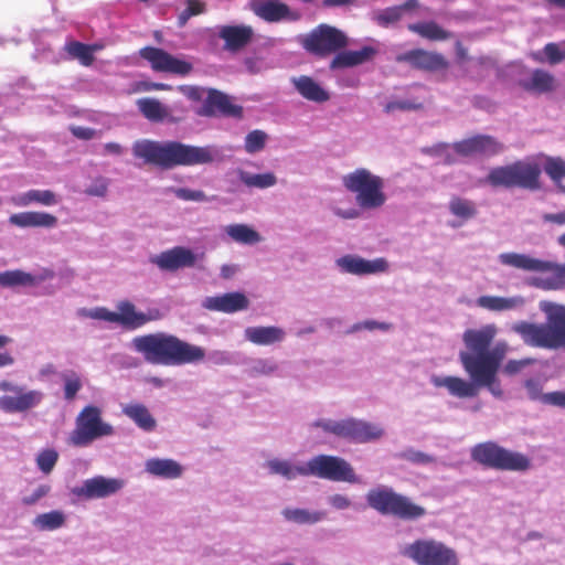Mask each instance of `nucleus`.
<instances>
[{
	"label": "nucleus",
	"mask_w": 565,
	"mask_h": 565,
	"mask_svg": "<svg viewBox=\"0 0 565 565\" xmlns=\"http://www.w3.org/2000/svg\"><path fill=\"white\" fill-rule=\"evenodd\" d=\"M114 431L113 425L103 420L100 408L87 405L76 416L68 443L75 447H87L99 438L114 435Z\"/></svg>",
	"instance_id": "nucleus-11"
},
{
	"label": "nucleus",
	"mask_w": 565,
	"mask_h": 565,
	"mask_svg": "<svg viewBox=\"0 0 565 565\" xmlns=\"http://www.w3.org/2000/svg\"><path fill=\"white\" fill-rule=\"evenodd\" d=\"M243 108L231 103L230 97L216 89H209L202 106L196 110L199 116L214 117L217 114L228 117H241Z\"/></svg>",
	"instance_id": "nucleus-22"
},
{
	"label": "nucleus",
	"mask_w": 565,
	"mask_h": 565,
	"mask_svg": "<svg viewBox=\"0 0 565 565\" xmlns=\"http://www.w3.org/2000/svg\"><path fill=\"white\" fill-rule=\"evenodd\" d=\"M284 522L297 526H312L323 522L327 519L326 510H315L308 508H299L286 505L280 510Z\"/></svg>",
	"instance_id": "nucleus-26"
},
{
	"label": "nucleus",
	"mask_w": 565,
	"mask_h": 565,
	"mask_svg": "<svg viewBox=\"0 0 565 565\" xmlns=\"http://www.w3.org/2000/svg\"><path fill=\"white\" fill-rule=\"evenodd\" d=\"M526 300L523 296L516 295L511 297L480 296L476 300V306L490 312L520 311L524 308Z\"/></svg>",
	"instance_id": "nucleus-28"
},
{
	"label": "nucleus",
	"mask_w": 565,
	"mask_h": 565,
	"mask_svg": "<svg viewBox=\"0 0 565 565\" xmlns=\"http://www.w3.org/2000/svg\"><path fill=\"white\" fill-rule=\"evenodd\" d=\"M365 500L367 505L380 514L392 515L404 521H417L427 514L424 507L384 484L371 488L365 494Z\"/></svg>",
	"instance_id": "nucleus-5"
},
{
	"label": "nucleus",
	"mask_w": 565,
	"mask_h": 565,
	"mask_svg": "<svg viewBox=\"0 0 565 565\" xmlns=\"http://www.w3.org/2000/svg\"><path fill=\"white\" fill-rule=\"evenodd\" d=\"M408 30L430 41H445L451 38L450 32L434 21L409 24Z\"/></svg>",
	"instance_id": "nucleus-44"
},
{
	"label": "nucleus",
	"mask_w": 565,
	"mask_h": 565,
	"mask_svg": "<svg viewBox=\"0 0 565 565\" xmlns=\"http://www.w3.org/2000/svg\"><path fill=\"white\" fill-rule=\"evenodd\" d=\"M143 470L147 475L166 480H174L182 477L183 466L172 458L152 457L145 461Z\"/></svg>",
	"instance_id": "nucleus-29"
},
{
	"label": "nucleus",
	"mask_w": 565,
	"mask_h": 565,
	"mask_svg": "<svg viewBox=\"0 0 565 565\" xmlns=\"http://www.w3.org/2000/svg\"><path fill=\"white\" fill-rule=\"evenodd\" d=\"M52 490L51 484L40 483L34 488L30 489L21 498V503L25 507H32L39 503L42 499L47 497Z\"/></svg>",
	"instance_id": "nucleus-53"
},
{
	"label": "nucleus",
	"mask_w": 565,
	"mask_h": 565,
	"mask_svg": "<svg viewBox=\"0 0 565 565\" xmlns=\"http://www.w3.org/2000/svg\"><path fill=\"white\" fill-rule=\"evenodd\" d=\"M286 335V331L277 326L247 327L244 330L246 341L262 347L281 343L285 341Z\"/></svg>",
	"instance_id": "nucleus-30"
},
{
	"label": "nucleus",
	"mask_w": 565,
	"mask_h": 565,
	"mask_svg": "<svg viewBox=\"0 0 565 565\" xmlns=\"http://www.w3.org/2000/svg\"><path fill=\"white\" fill-rule=\"evenodd\" d=\"M342 184L355 194V202L361 210H379L387 201L384 180L365 168L355 169L343 175Z\"/></svg>",
	"instance_id": "nucleus-7"
},
{
	"label": "nucleus",
	"mask_w": 565,
	"mask_h": 565,
	"mask_svg": "<svg viewBox=\"0 0 565 565\" xmlns=\"http://www.w3.org/2000/svg\"><path fill=\"white\" fill-rule=\"evenodd\" d=\"M544 159L543 170L552 180V182L562 192H565V186L562 181L565 179V160L561 157L542 156Z\"/></svg>",
	"instance_id": "nucleus-45"
},
{
	"label": "nucleus",
	"mask_w": 565,
	"mask_h": 565,
	"mask_svg": "<svg viewBox=\"0 0 565 565\" xmlns=\"http://www.w3.org/2000/svg\"><path fill=\"white\" fill-rule=\"evenodd\" d=\"M131 347L142 354L146 362L156 365L196 364L203 362L206 355L202 347L166 332L135 337Z\"/></svg>",
	"instance_id": "nucleus-3"
},
{
	"label": "nucleus",
	"mask_w": 565,
	"mask_h": 565,
	"mask_svg": "<svg viewBox=\"0 0 565 565\" xmlns=\"http://www.w3.org/2000/svg\"><path fill=\"white\" fill-rule=\"evenodd\" d=\"M328 505L335 511H344L355 508L353 500L344 493H331L327 497Z\"/></svg>",
	"instance_id": "nucleus-55"
},
{
	"label": "nucleus",
	"mask_w": 565,
	"mask_h": 565,
	"mask_svg": "<svg viewBox=\"0 0 565 565\" xmlns=\"http://www.w3.org/2000/svg\"><path fill=\"white\" fill-rule=\"evenodd\" d=\"M543 404L565 408V391L546 393L543 396Z\"/></svg>",
	"instance_id": "nucleus-64"
},
{
	"label": "nucleus",
	"mask_w": 565,
	"mask_h": 565,
	"mask_svg": "<svg viewBox=\"0 0 565 565\" xmlns=\"http://www.w3.org/2000/svg\"><path fill=\"white\" fill-rule=\"evenodd\" d=\"M252 9L256 15L268 22L297 21L300 18L299 13L290 11L288 6L279 0H256L253 2Z\"/></svg>",
	"instance_id": "nucleus-25"
},
{
	"label": "nucleus",
	"mask_w": 565,
	"mask_h": 565,
	"mask_svg": "<svg viewBox=\"0 0 565 565\" xmlns=\"http://www.w3.org/2000/svg\"><path fill=\"white\" fill-rule=\"evenodd\" d=\"M423 105L422 103L411 100V99H401V100H393L386 104L385 111L392 113L394 110H418L422 109Z\"/></svg>",
	"instance_id": "nucleus-59"
},
{
	"label": "nucleus",
	"mask_w": 565,
	"mask_h": 565,
	"mask_svg": "<svg viewBox=\"0 0 565 565\" xmlns=\"http://www.w3.org/2000/svg\"><path fill=\"white\" fill-rule=\"evenodd\" d=\"M470 456L473 461L495 470L523 472L531 467L527 456L503 448L494 441L477 444L471 448Z\"/></svg>",
	"instance_id": "nucleus-9"
},
{
	"label": "nucleus",
	"mask_w": 565,
	"mask_h": 565,
	"mask_svg": "<svg viewBox=\"0 0 565 565\" xmlns=\"http://www.w3.org/2000/svg\"><path fill=\"white\" fill-rule=\"evenodd\" d=\"M447 143H437L433 147H427L423 149V152L435 156V157H444L445 163L452 164L456 162L455 158L447 152L448 149Z\"/></svg>",
	"instance_id": "nucleus-61"
},
{
	"label": "nucleus",
	"mask_w": 565,
	"mask_h": 565,
	"mask_svg": "<svg viewBox=\"0 0 565 565\" xmlns=\"http://www.w3.org/2000/svg\"><path fill=\"white\" fill-rule=\"evenodd\" d=\"M541 172L537 163L518 160L511 164L491 169L486 181L492 186L536 191L541 188Z\"/></svg>",
	"instance_id": "nucleus-8"
},
{
	"label": "nucleus",
	"mask_w": 565,
	"mask_h": 565,
	"mask_svg": "<svg viewBox=\"0 0 565 565\" xmlns=\"http://www.w3.org/2000/svg\"><path fill=\"white\" fill-rule=\"evenodd\" d=\"M78 316L111 322L113 311L104 307H96L90 309L82 308L78 310Z\"/></svg>",
	"instance_id": "nucleus-58"
},
{
	"label": "nucleus",
	"mask_w": 565,
	"mask_h": 565,
	"mask_svg": "<svg viewBox=\"0 0 565 565\" xmlns=\"http://www.w3.org/2000/svg\"><path fill=\"white\" fill-rule=\"evenodd\" d=\"M67 53L77 58L83 65L88 66L93 63V47L81 42H71L65 46Z\"/></svg>",
	"instance_id": "nucleus-51"
},
{
	"label": "nucleus",
	"mask_w": 565,
	"mask_h": 565,
	"mask_svg": "<svg viewBox=\"0 0 565 565\" xmlns=\"http://www.w3.org/2000/svg\"><path fill=\"white\" fill-rule=\"evenodd\" d=\"M239 181L247 188L265 190L277 184L278 180L274 172L252 173L243 169L237 170Z\"/></svg>",
	"instance_id": "nucleus-42"
},
{
	"label": "nucleus",
	"mask_w": 565,
	"mask_h": 565,
	"mask_svg": "<svg viewBox=\"0 0 565 565\" xmlns=\"http://www.w3.org/2000/svg\"><path fill=\"white\" fill-rule=\"evenodd\" d=\"M335 266L343 274L364 276L386 271L388 265L384 258L365 259L358 255H344L335 259Z\"/></svg>",
	"instance_id": "nucleus-21"
},
{
	"label": "nucleus",
	"mask_w": 565,
	"mask_h": 565,
	"mask_svg": "<svg viewBox=\"0 0 565 565\" xmlns=\"http://www.w3.org/2000/svg\"><path fill=\"white\" fill-rule=\"evenodd\" d=\"M199 256L190 248L177 246L150 257V263L164 271H177L196 265Z\"/></svg>",
	"instance_id": "nucleus-20"
},
{
	"label": "nucleus",
	"mask_w": 565,
	"mask_h": 565,
	"mask_svg": "<svg viewBox=\"0 0 565 565\" xmlns=\"http://www.w3.org/2000/svg\"><path fill=\"white\" fill-rule=\"evenodd\" d=\"M396 62L408 63L411 66L417 70L427 72H435L448 67V62L441 54L436 52H428L422 49L411 50L408 52L398 54L396 56Z\"/></svg>",
	"instance_id": "nucleus-23"
},
{
	"label": "nucleus",
	"mask_w": 565,
	"mask_h": 565,
	"mask_svg": "<svg viewBox=\"0 0 565 565\" xmlns=\"http://www.w3.org/2000/svg\"><path fill=\"white\" fill-rule=\"evenodd\" d=\"M456 153L462 157H494L504 151V145L490 135H476L452 143Z\"/></svg>",
	"instance_id": "nucleus-18"
},
{
	"label": "nucleus",
	"mask_w": 565,
	"mask_h": 565,
	"mask_svg": "<svg viewBox=\"0 0 565 565\" xmlns=\"http://www.w3.org/2000/svg\"><path fill=\"white\" fill-rule=\"evenodd\" d=\"M244 372L250 379L279 375V364L273 358H249L245 361Z\"/></svg>",
	"instance_id": "nucleus-38"
},
{
	"label": "nucleus",
	"mask_w": 565,
	"mask_h": 565,
	"mask_svg": "<svg viewBox=\"0 0 565 565\" xmlns=\"http://www.w3.org/2000/svg\"><path fill=\"white\" fill-rule=\"evenodd\" d=\"M533 363H535V360L532 358H525V359H521V360H509L503 365L502 371L504 374L512 376V375L520 373L524 367H526Z\"/></svg>",
	"instance_id": "nucleus-60"
},
{
	"label": "nucleus",
	"mask_w": 565,
	"mask_h": 565,
	"mask_svg": "<svg viewBox=\"0 0 565 565\" xmlns=\"http://www.w3.org/2000/svg\"><path fill=\"white\" fill-rule=\"evenodd\" d=\"M399 458L412 462L414 465H422L426 466L429 463H433L435 461V458L426 452L415 450V449H406L403 452L399 454Z\"/></svg>",
	"instance_id": "nucleus-56"
},
{
	"label": "nucleus",
	"mask_w": 565,
	"mask_h": 565,
	"mask_svg": "<svg viewBox=\"0 0 565 565\" xmlns=\"http://www.w3.org/2000/svg\"><path fill=\"white\" fill-rule=\"evenodd\" d=\"M61 377L64 384V398L66 401H73L83 387L81 376L74 371H67L64 372Z\"/></svg>",
	"instance_id": "nucleus-50"
},
{
	"label": "nucleus",
	"mask_w": 565,
	"mask_h": 565,
	"mask_svg": "<svg viewBox=\"0 0 565 565\" xmlns=\"http://www.w3.org/2000/svg\"><path fill=\"white\" fill-rule=\"evenodd\" d=\"M543 54L546 56V60L550 64H558L562 61H565V43H547L544 46L543 52L533 53L532 56L537 62H544Z\"/></svg>",
	"instance_id": "nucleus-47"
},
{
	"label": "nucleus",
	"mask_w": 565,
	"mask_h": 565,
	"mask_svg": "<svg viewBox=\"0 0 565 565\" xmlns=\"http://www.w3.org/2000/svg\"><path fill=\"white\" fill-rule=\"evenodd\" d=\"M554 76L543 70H534L529 78L522 79L520 85L527 92L547 93L554 88Z\"/></svg>",
	"instance_id": "nucleus-41"
},
{
	"label": "nucleus",
	"mask_w": 565,
	"mask_h": 565,
	"mask_svg": "<svg viewBox=\"0 0 565 565\" xmlns=\"http://www.w3.org/2000/svg\"><path fill=\"white\" fill-rule=\"evenodd\" d=\"M269 137L260 129L249 131L244 139V150L249 154L263 151L267 145Z\"/></svg>",
	"instance_id": "nucleus-48"
},
{
	"label": "nucleus",
	"mask_w": 565,
	"mask_h": 565,
	"mask_svg": "<svg viewBox=\"0 0 565 565\" xmlns=\"http://www.w3.org/2000/svg\"><path fill=\"white\" fill-rule=\"evenodd\" d=\"M500 264L524 271L547 273L553 276L545 280V287L548 289H562L565 287V264H557L548 260H542L520 253H501L498 256Z\"/></svg>",
	"instance_id": "nucleus-13"
},
{
	"label": "nucleus",
	"mask_w": 565,
	"mask_h": 565,
	"mask_svg": "<svg viewBox=\"0 0 565 565\" xmlns=\"http://www.w3.org/2000/svg\"><path fill=\"white\" fill-rule=\"evenodd\" d=\"M391 328H392L391 323L369 319V320H364V321L354 323L350 328L349 332L354 333V332H359L362 330H367V331L380 330L383 332H387L391 330Z\"/></svg>",
	"instance_id": "nucleus-57"
},
{
	"label": "nucleus",
	"mask_w": 565,
	"mask_h": 565,
	"mask_svg": "<svg viewBox=\"0 0 565 565\" xmlns=\"http://www.w3.org/2000/svg\"><path fill=\"white\" fill-rule=\"evenodd\" d=\"M527 396L531 401H540L543 403V396L546 393L542 392V384L535 379H529L524 383Z\"/></svg>",
	"instance_id": "nucleus-63"
},
{
	"label": "nucleus",
	"mask_w": 565,
	"mask_h": 565,
	"mask_svg": "<svg viewBox=\"0 0 565 565\" xmlns=\"http://www.w3.org/2000/svg\"><path fill=\"white\" fill-rule=\"evenodd\" d=\"M162 313L159 309L152 308L147 312H141L136 309V306L128 301H119L116 306V311H113L111 322L121 326L128 330H136L148 322L160 320Z\"/></svg>",
	"instance_id": "nucleus-17"
},
{
	"label": "nucleus",
	"mask_w": 565,
	"mask_h": 565,
	"mask_svg": "<svg viewBox=\"0 0 565 565\" xmlns=\"http://www.w3.org/2000/svg\"><path fill=\"white\" fill-rule=\"evenodd\" d=\"M308 477H315L333 482L359 483L352 465L342 457L333 455H317L308 460Z\"/></svg>",
	"instance_id": "nucleus-14"
},
{
	"label": "nucleus",
	"mask_w": 565,
	"mask_h": 565,
	"mask_svg": "<svg viewBox=\"0 0 565 565\" xmlns=\"http://www.w3.org/2000/svg\"><path fill=\"white\" fill-rule=\"evenodd\" d=\"M224 233L235 243L242 245H256L263 242V236L252 226L244 223L224 226Z\"/></svg>",
	"instance_id": "nucleus-39"
},
{
	"label": "nucleus",
	"mask_w": 565,
	"mask_h": 565,
	"mask_svg": "<svg viewBox=\"0 0 565 565\" xmlns=\"http://www.w3.org/2000/svg\"><path fill=\"white\" fill-rule=\"evenodd\" d=\"M124 487L125 481L122 479L95 476L72 488L71 493L78 499L90 501L113 497Z\"/></svg>",
	"instance_id": "nucleus-16"
},
{
	"label": "nucleus",
	"mask_w": 565,
	"mask_h": 565,
	"mask_svg": "<svg viewBox=\"0 0 565 565\" xmlns=\"http://www.w3.org/2000/svg\"><path fill=\"white\" fill-rule=\"evenodd\" d=\"M310 428L320 429L326 434L354 444L374 443L385 435V430L380 424L356 417L318 418L310 424Z\"/></svg>",
	"instance_id": "nucleus-6"
},
{
	"label": "nucleus",
	"mask_w": 565,
	"mask_h": 565,
	"mask_svg": "<svg viewBox=\"0 0 565 565\" xmlns=\"http://www.w3.org/2000/svg\"><path fill=\"white\" fill-rule=\"evenodd\" d=\"M539 309L545 315V322L518 321L511 327L512 331L527 347L551 351L565 350V305L542 300Z\"/></svg>",
	"instance_id": "nucleus-4"
},
{
	"label": "nucleus",
	"mask_w": 565,
	"mask_h": 565,
	"mask_svg": "<svg viewBox=\"0 0 565 565\" xmlns=\"http://www.w3.org/2000/svg\"><path fill=\"white\" fill-rule=\"evenodd\" d=\"M66 523V515L61 510L40 513L32 519L31 524L36 531H56Z\"/></svg>",
	"instance_id": "nucleus-43"
},
{
	"label": "nucleus",
	"mask_w": 565,
	"mask_h": 565,
	"mask_svg": "<svg viewBox=\"0 0 565 565\" xmlns=\"http://www.w3.org/2000/svg\"><path fill=\"white\" fill-rule=\"evenodd\" d=\"M448 210L457 220L448 222L451 228H459L468 221L475 218L478 209L475 202L460 196H452L448 203Z\"/></svg>",
	"instance_id": "nucleus-35"
},
{
	"label": "nucleus",
	"mask_w": 565,
	"mask_h": 565,
	"mask_svg": "<svg viewBox=\"0 0 565 565\" xmlns=\"http://www.w3.org/2000/svg\"><path fill=\"white\" fill-rule=\"evenodd\" d=\"M376 53L372 46H364L359 51L339 52L330 63V70L353 67L370 61Z\"/></svg>",
	"instance_id": "nucleus-36"
},
{
	"label": "nucleus",
	"mask_w": 565,
	"mask_h": 565,
	"mask_svg": "<svg viewBox=\"0 0 565 565\" xmlns=\"http://www.w3.org/2000/svg\"><path fill=\"white\" fill-rule=\"evenodd\" d=\"M399 553L416 565H459L457 552L431 537L416 539L401 547Z\"/></svg>",
	"instance_id": "nucleus-10"
},
{
	"label": "nucleus",
	"mask_w": 565,
	"mask_h": 565,
	"mask_svg": "<svg viewBox=\"0 0 565 565\" xmlns=\"http://www.w3.org/2000/svg\"><path fill=\"white\" fill-rule=\"evenodd\" d=\"M403 17L402 9L398 6L376 10L372 14V20L380 26L387 28L398 22Z\"/></svg>",
	"instance_id": "nucleus-49"
},
{
	"label": "nucleus",
	"mask_w": 565,
	"mask_h": 565,
	"mask_svg": "<svg viewBox=\"0 0 565 565\" xmlns=\"http://www.w3.org/2000/svg\"><path fill=\"white\" fill-rule=\"evenodd\" d=\"M300 43L309 53L324 57L345 47L348 38L334 26L320 24L310 33L301 36Z\"/></svg>",
	"instance_id": "nucleus-15"
},
{
	"label": "nucleus",
	"mask_w": 565,
	"mask_h": 565,
	"mask_svg": "<svg viewBox=\"0 0 565 565\" xmlns=\"http://www.w3.org/2000/svg\"><path fill=\"white\" fill-rule=\"evenodd\" d=\"M44 397L41 390L29 388L10 380L0 381V412L4 414H26L38 408Z\"/></svg>",
	"instance_id": "nucleus-12"
},
{
	"label": "nucleus",
	"mask_w": 565,
	"mask_h": 565,
	"mask_svg": "<svg viewBox=\"0 0 565 565\" xmlns=\"http://www.w3.org/2000/svg\"><path fill=\"white\" fill-rule=\"evenodd\" d=\"M58 459V454L54 449H46L41 451L36 457L38 468L45 475H49L54 469Z\"/></svg>",
	"instance_id": "nucleus-54"
},
{
	"label": "nucleus",
	"mask_w": 565,
	"mask_h": 565,
	"mask_svg": "<svg viewBox=\"0 0 565 565\" xmlns=\"http://www.w3.org/2000/svg\"><path fill=\"white\" fill-rule=\"evenodd\" d=\"M167 191L173 193L178 199L183 201L210 202L215 198H209L202 190H192L188 188L171 186L167 189Z\"/></svg>",
	"instance_id": "nucleus-52"
},
{
	"label": "nucleus",
	"mask_w": 565,
	"mask_h": 565,
	"mask_svg": "<svg viewBox=\"0 0 565 565\" xmlns=\"http://www.w3.org/2000/svg\"><path fill=\"white\" fill-rule=\"evenodd\" d=\"M13 202L18 206H29L36 203L43 206L56 205L60 200L56 193L51 190H29L15 196Z\"/></svg>",
	"instance_id": "nucleus-40"
},
{
	"label": "nucleus",
	"mask_w": 565,
	"mask_h": 565,
	"mask_svg": "<svg viewBox=\"0 0 565 565\" xmlns=\"http://www.w3.org/2000/svg\"><path fill=\"white\" fill-rule=\"evenodd\" d=\"M270 475L280 476L288 481L308 477V461L294 463L288 459L273 458L266 461Z\"/></svg>",
	"instance_id": "nucleus-34"
},
{
	"label": "nucleus",
	"mask_w": 565,
	"mask_h": 565,
	"mask_svg": "<svg viewBox=\"0 0 565 565\" xmlns=\"http://www.w3.org/2000/svg\"><path fill=\"white\" fill-rule=\"evenodd\" d=\"M140 56L147 60L151 64V67L158 72H167L184 76L193 68L190 62L178 58L158 47H143L140 50Z\"/></svg>",
	"instance_id": "nucleus-19"
},
{
	"label": "nucleus",
	"mask_w": 565,
	"mask_h": 565,
	"mask_svg": "<svg viewBox=\"0 0 565 565\" xmlns=\"http://www.w3.org/2000/svg\"><path fill=\"white\" fill-rule=\"evenodd\" d=\"M290 82L298 94L309 102L322 104L330 99L329 92L310 76H294Z\"/></svg>",
	"instance_id": "nucleus-33"
},
{
	"label": "nucleus",
	"mask_w": 565,
	"mask_h": 565,
	"mask_svg": "<svg viewBox=\"0 0 565 565\" xmlns=\"http://www.w3.org/2000/svg\"><path fill=\"white\" fill-rule=\"evenodd\" d=\"M132 153L146 163L171 169L178 166L209 164L221 157L220 149L214 145L204 147L192 146L179 141L159 142L140 139L134 142Z\"/></svg>",
	"instance_id": "nucleus-2"
},
{
	"label": "nucleus",
	"mask_w": 565,
	"mask_h": 565,
	"mask_svg": "<svg viewBox=\"0 0 565 565\" xmlns=\"http://www.w3.org/2000/svg\"><path fill=\"white\" fill-rule=\"evenodd\" d=\"M217 35L224 41V50L237 52L253 39L254 30L249 25H221Z\"/></svg>",
	"instance_id": "nucleus-27"
},
{
	"label": "nucleus",
	"mask_w": 565,
	"mask_h": 565,
	"mask_svg": "<svg viewBox=\"0 0 565 565\" xmlns=\"http://www.w3.org/2000/svg\"><path fill=\"white\" fill-rule=\"evenodd\" d=\"M202 307L211 311L234 313L246 310L249 307L248 298L239 291L226 292L220 296L206 297Z\"/></svg>",
	"instance_id": "nucleus-24"
},
{
	"label": "nucleus",
	"mask_w": 565,
	"mask_h": 565,
	"mask_svg": "<svg viewBox=\"0 0 565 565\" xmlns=\"http://www.w3.org/2000/svg\"><path fill=\"white\" fill-rule=\"evenodd\" d=\"M121 412L143 431L150 433L157 427L156 418L141 403L125 404L121 406Z\"/></svg>",
	"instance_id": "nucleus-37"
},
{
	"label": "nucleus",
	"mask_w": 565,
	"mask_h": 565,
	"mask_svg": "<svg viewBox=\"0 0 565 565\" xmlns=\"http://www.w3.org/2000/svg\"><path fill=\"white\" fill-rule=\"evenodd\" d=\"M107 190L108 181L105 178H97L85 189V193L90 196L103 198Z\"/></svg>",
	"instance_id": "nucleus-62"
},
{
	"label": "nucleus",
	"mask_w": 565,
	"mask_h": 565,
	"mask_svg": "<svg viewBox=\"0 0 565 565\" xmlns=\"http://www.w3.org/2000/svg\"><path fill=\"white\" fill-rule=\"evenodd\" d=\"M57 217L46 212L28 211L12 214L9 217L11 225L26 227L54 228L57 225Z\"/></svg>",
	"instance_id": "nucleus-32"
},
{
	"label": "nucleus",
	"mask_w": 565,
	"mask_h": 565,
	"mask_svg": "<svg viewBox=\"0 0 565 565\" xmlns=\"http://www.w3.org/2000/svg\"><path fill=\"white\" fill-rule=\"evenodd\" d=\"M139 111L152 122L167 121L169 124H177L182 118L175 117L172 110L167 105H163L160 100L151 97L139 98L136 102Z\"/></svg>",
	"instance_id": "nucleus-31"
},
{
	"label": "nucleus",
	"mask_w": 565,
	"mask_h": 565,
	"mask_svg": "<svg viewBox=\"0 0 565 565\" xmlns=\"http://www.w3.org/2000/svg\"><path fill=\"white\" fill-rule=\"evenodd\" d=\"M497 334L498 327L494 323L466 330L462 334L466 349L459 352V361L470 380L433 374L430 383L437 388L447 390L450 396L460 399L478 396L481 387H486L494 397H501L503 391L498 372L510 347L504 340L491 345Z\"/></svg>",
	"instance_id": "nucleus-1"
},
{
	"label": "nucleus",
	"mask_w": 565,
	"mask_h": 565,
	"mask_svg": "<svg viewBox=\"0 0 565 565\" xmlns=\"http://www.w3.org/2000/svg\"><path fill=\"white\" fill-rule=\"evenodd\" d=\"M32 287L34 286L33 275L21 269L6 270L0 273V287Z\"/></svg>",
	"instance_id": "nucleus-46"
}]
</instances>
